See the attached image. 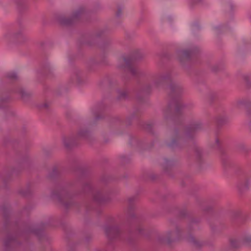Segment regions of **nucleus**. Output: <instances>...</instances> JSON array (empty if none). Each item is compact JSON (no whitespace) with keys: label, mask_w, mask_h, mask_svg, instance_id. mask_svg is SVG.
<instances>
[{"label":"nucleus","mask_w":251,"mask_h":251,"mask_svg":"<svg viewBox=\"0 0 251 251\" xmlns=\"http://www.w3.org/2000/svg\"><path fill=\"white\" fill-rule=\"evenodd\" d=\"M180 215L182 216H183L185 215L186 214V212L185 211H181L180 212Z\"/></svg>","instance_id":"6e6d98bb"},{"label":"nucleus","mask_w":251,"mask_h":251,"mask_svg":"<svg viewBox=\"0 0 251 251\" xmlns=\"http://www.w3.org/2000/svg\"><path fill=\"white\" fill-rule=\"evenodd\" d=\"M81 179V177L78 176L76 179L61 183L52 192V197L57 200L65 209H68L75 204L72 197L68 192V189L75 186Z\"/></svg>","instance_id":"20e7f679"},{"label":"nucleus","mask_w":251,"mask_h":251,"mask_svg":"<svg viewBox=\"0 0 251 251\" xmlns=\"http://www.w3.org/2000/svg\"><path fill=\"white\" fill-rule=\"evenodd\" d=\"M94 139L92 133L84 127L79 128L76 134L68 137H63V142L64 146L68 149L76 146L81 140L91 142Z\"/></svg>","instance_id":"6e6552de"},{"label":"nucleus","mask_w":251,"mask_h":251,"mask_svg":"<svg viewBox=\"0 0 251 251\" xmlns=\"http://www.w3.org/2000/svg\"><path fill=\"white\" fill-rule=\"evenodd\" d=\"M2 210L3 211V217L4 219V227L5 228H7L8 226H9V211H10V208L9 206H2ZM10 227H11L12 226L11 225H9Z\"/></svg>","instance_id":"6ab92c4d"},{"label":"nucleus","mask_w":251,"mask_h":251,"mask_svg":"<svg viewBox=\"0 0 251 251\" xmlns=\"http://www.w3.org/2000/svg\"><path fill=\"white\" fill-rule=\"evenodd\" d=\"M208 98L211 101H213L218 99V94L216 92H211L208 95Z\"/></svg>","instance_id":"72a5a7b5"},{"label":"nucleus","mask_w":251,"mask_h":251,"mask_svg":"<svg viewBox=\"0 0 251 251\" xmlns=\"http://www.w3.org/2000/svg\"><path fill=\"white\" fill-rule=\"evenodd\" d=\"M190 1L192 4H195L200 3L202 0H190Z\"/></svg>","instance_id":"de8ad7c7"},{"label":"nucleus","mask_w":251,"mask_h":251,"mask_svg":"<svg viewBox=\"0 0 251 251\" xmlns=\"http://www.w3.org/2000/svg\"><path fill=\"white\" fill-rule=\"evenodd\" d=\"M241 148H243V149H241L242 150H244V147L243 146H240Z\"/></svg>","instance_id":"13d9d810"},{"label":"nucleus","mask_w":251,"mask_h":251,"mask_svg":"<svg viewBox=\"0 0 251 251\" xmlns=\"http://www.w3.org/2000/svg\"><path fill=\"white\" fill-rule=\"evenodd\" d=\"M104 83H107L110 86H112L116 83V81L107 77L104 79L103 80Z\"/></svg>","instance_id":"c9c22d12"},{"label":"nucleus","mask_w":251,"mask_h":251,"mask_svg":"<svg viewBox=\"0 0 251 251\" xmlns=\"http://www.w3.org/2000/svg\"><path fill=\"white\" fill-rule=\"evenodd\" d=\"M132 143H137L138 141L136 138H132L129 142L130 144H131Z\"/></svg>","instance_id":"3c124183"},{"label":"nucleus","mask_w":251,"mask_h":251,"mask_svg":"<svg viewBox=\"0 0 251 251\" xmlns=\"http://www.w3.org/2000/svg\"><path fill=\"white\" fill-rule=\"evenodd\" d=\"M247 114L250 120V124L251 125V107L249 109L247 110Z\"/></svg>","instance_id":"a18cd8bd"},{"label":"nucleus","mask_w":251,"mask_h":251,"mask_svg":"<svg viewBox=\"0 0 251 251\" xmlns=\"http://www.w3.org/2000/svg\"><path fill=\"white\" fill-rule=\"evenodd\" d=\"M49 224L47 223H41L39 227H33L30 224L26 223L20 226L16 223L13 226L14 235L8 231L7 235L4 242V246L6 251H9L14 247L19 244L17 240V236H20L26 239L31 234L36 235L41 240L42 237H45L44 234V228L47 227Z\"/></svg>","instance_id":"f03ea898"},{"label":"nucleus","mask_w":251,"mask_h":251,"mask_svg":"<svg viewBox=\"0 0 251 251\" xmlns=\"http://www.w3.org/2000/svg\"><path fill=\"white\" fill-rule=\"evenodd\" d=\"M242 243L248 246L251 245V237L250 236H246L242 239Z\"/></svg>","instance_id":"f704fd0d"},{"label":"nucleus","mask_w":251,"mask_h":251,"mask_svg":"<svg viewBox=\"0 0 251 251\" xmlns=\"http://www.w3.org/2000/svg\"><path fill=\"white\" fill-rule=\"evenodd\" d=\"M155 125V123L154 121L148 122L143 125V128L147 131L153 134L152 128Z\"/></svg>","instance_id":"393cba45"},{"label":"nucleus","mask_w":251,"mask_h":251,"mask_svg":"<svg viewBox=\"0 0 251 251\" xmlns=\"http://www.w3.org/2000/svg\"><path fill=\"white\" fill-rule=\"evenodd\" d=\"M43 72L44 73L47 75H48L50 73H51L52 69L49 64H47L46 65V66H45V67H44Z\"/></svg>","instance_id":"e433bc0d"},{"label":"nucleus","mask_w":251,"mask_h":251,"mask_svg":"<svg viewBox=\"0 0 251 251\" xmlns=\"http://www.w3.org/2000/svg\"><path fill=\"white\" fill-rule=\"evenodd\" d=\"M122 14V7L120 6L118 7V10L116 12V15L118 17H120Z\"/></svg>","instance_id":"79ce46f5"},{"label":"nucleus","mask_w":251,"mask_h":251,"mask_svg":"<svg viewBox=\"0 0 251 251\" xmlns=\"http://www.w3.org/2000/svg\"><path fill=\"white\" fill-rule=\"evenodd\" d=\"M143 54L136 50L131 55L122 56L118 60V67L129 73L133 77H138L144 75V73L134 65V62L143 58Z\"/></svg>","instance_id":"39448f33"},{"label":"nucleus","mask_w":251,"mask_h":251,"mask_svg":"<svg viewBox=\"0 0 251 251\" xmlns=\"http://www.w3.org/2000/svg\"><path fill=\"white\" fill-rule=\"evenodd\" d=\"M6 77L9 80L14 81L18 79V76L14 72H8L6 75Z\"/></svg>","instance_id":"7c9ffc66"},{"label":"nucleus","mask_w":251,"mask_h":251,"mask_svg":"<svg viewBox=\"0 0 251 251\" xmlns=\"http://www.w3.org/2000/svg\"><path fill=\"white\" fill-rule=\"evenodd\" d=\"M153 82L151 84L149 82H145L137 95V98L141 99L140 95H147L152 90L153 86L160 88L163 87L166 83L172 81V75L170 71L159 72L154 74L152 76Z\"/></svg>","instance_id":"423d86ee"},{"label":"nucleus","mask_w":251,"mask_h":251,"mask_svg":"<svg viewBox=\"0 0 251 251\" xmlns=\"http://www.w3.org/2000/svg\"><path fill=\"white\" fill-rule=\"evenodd\" d=\"M121 160L123 164H126L129 162L130 159L126 156H122L121 157Z\"/></svg>","instance_id":"ea45409f"},{"label":"nucleus","mask_w":251,"mask_h":251,"mask_svg":"<svg viewBox=\"0 0 251 251\" xmlns=\"http://www.w3.org/2000/svg\"><path fill=\"white\" fill-rule=\"evenodd\" d=\"M21 171V170H17L16 169H13V170L11 172V174L12 175H17L18 174V173Z\"/></svg>","instance_id":"c03bdc74"},{"label":"nucleus","mask_w":251,"mask_h":251,"mask_svg":"<svg viewBox=\"0 0 251 251\" xmlns=\"http://www.w3.org/2000/svg\"><path fill=\"white\" fill-rule=\"evenodd\" d=\"M209 146L214 150H220L221 149V139L218 135L217 130L215 131L214 139L210 141Z\"/></svg>","instance_id":"f3484780"},{"label":"nucleus","mask_w":251,"mask_h":251,"mask_svg":"<svg viewBox=\"0 0 251 251\" xmlns=\"http://www.w3.org/2000/svg\"><path fill=\"white\" fill-rule=\"evenodd\" d=\"M95 63H97V62L95 61V60H91L90 62V65H93L94 64H95Z\"/></svg>","instance_id":"5fc2aeb1"},{"label":"nucleus","mask_w":251,"mask_h":251,"mask_svg":"<svg viewBox=\"0 0 251 251\" xmlns=\"http://www.w3.org/2000/svg\"><path fill=\"white\" fill-rule=\"evenodd\" d=\"M169 88V96L172 100L163 111V122L166 125L169 122H174L176 120V117L179 116L186 107V105L179 99L183 91L182 86L173 82Z\"/></svg>","instance_id":"7ed1b4c3"},{"label":"nucleus","mask_w":251,"mask_h":251,"mask_svg":"<svg viewBox=\"0 0 251 251\" xmlns=\"http://www.w3.org/2000/svg\"><path fill=\"white\" fill-rule=\"evenodd\" d=\"M71 80L78 85H82L87 82L86 75L79 70L75 69L72 75Z\"/></svg>","instance_id":"4468645a"},{"label":"nucleus","mask_w":251,"mask_h":251,"mask_svg":"<svg viewBox=\"0 0 251 251\" xmlns=\"http://www.w3.org/2000/svg\"><path fill=\"white\" fill-rule=\"evenodd\" d=\"M106 31V28H103L100 29L96 31L95 33L87 37V40L82 44H86L88 45L92 46L94 44V42L97 38H100L104 35Z\"/></svg>","instance_id":"2eb2a0df"},{"label":"nucleus","mask_w":251,"mask_h":251,"mask_svg":"<svg viewBox=\"0 0 251 251\" xmlns=\"http://www.w3.org/2000/svg\"><path fill=\"white\" fill-rule=\"evenodd\" d=\"M174 164L175 161L174 160L168 159L165 158L164 159V161L162 163V167L165 171H167L169 168L173 166Z\"/></svg>","instance_id":"b1692460"},{"label":"nucleus","mask_w":251,"mask_h":251,"mask_svg":"<svg viewBox=\"0 0 251 251\" xmlns=\"http://www.w3.org/2000/svg\"><path fill=\"white\" fill-rule=\"evenodd\" d=\"M22 163V165H23L24 166L27 165L28 164V159L27 158L25 159Z\"/></svg>","instance_id":"09e8293b"},{"label":"nucleus","mask_w":251,"mask_h":251,"mask_svg":"<svg viewBox=\"0 0 251 251\" xmlns=\"http://www.w3.org/2000/svg\"><path fill=\"white\" fill-rule=\"evenodd\" d=\"M105 104L101 102L98 105V110L94 113V116L95 120L101 119L103 117L101 113V110L105 107Z\"/></svg>","instance_id":"412c9836"},{"label":"nucleus","mask_w":251,"mask_h":251,"mask_svg":"<svg viewBox=\"0 0 251 251\" xmlns=\"http://www.w3.org/2000/svg\"><path fill=\"white\" fill-rule=\"evenodd\" d=\"M194 151L197 159L201 161L202 159V156L203 154L201 148L196 145L194 147Z\"/></svg>","instance_id":"a878e982"},{"label":"nucleus","mask_w":251,"mask_h":251,"mask_svg":"<svg viewBox=\"0 0 251 251\" xmlns=\"http://www.w3.org/2000/svg\"><path fill=\"white\" fill-rule=\"evenodd\" d=\"M231 8L232 9L233 6L232 5H230Z\"/></svg>","instance_id":"bf43d9fd"},{"label":"nucleus","mask_w":251,"mask_h":251,"mask_svg":"<svg viewBox=\"0 0 251 251\" xmlns=\"http://www.w3.org/2000/svg\"><path fill=\"white\" fill-rule=\"evenodd\" d=\"M59 171L58 166H53L49 172L48 176L50 178H53L58 176L59 175Z\"/></svg>","instance_id":"5701e85b"},{"label":"nucleus","mask_w":251,"mask_h":251,"mask_svg":"<svg viewBox=\"0 0 251 251\" xmlns=\"http://www.w3.org/2000/svg\"><path fill=\"white\" fill-rule=\"evenodd\" d=\"M247 103V101L245 100H239L237 101V105H246Z\"/></svg>","instance_id":"37998d69"},{"label":"nucleus","mask_w":251,"mask_h":251,"mask_svg":"<svg viewBox=\"0 0 251 251\" xmlns=\"http://www.w3.org/2000/svg\"><path fill=\"white\" fill-rule=\"evenodd\" d=\"M182 229L179 225H172L171 229L157 237V241L161 244H170L179 240L182 237Z\"/></svg>","instance_id":"1a4fd4ad"},{"label":"nucleus","mask_w":251,"mask_h":251,"mask_svg":"<svg viewBox=\"0 0 251 251\" xmlns=\"http://www.w3.org/2000/svg\"><path fill=\"white\" fill-rule=\"evenodd\" d=\"M231 245L233 248H239L240 247V243L235 240L231 241Z\"/></svg>","instance_id":"58836bf2"},{"label":"nucleus","mask_w":251,"mask_h":251,"mask_svg":"<svg viewBox=\"0 0 251 251\" xmlns=\"http://www.w3.org/2000/svg\"><path fill=\"white\" fill-rule=\"evenodd\" d=\"M186 240L189 243L192 244L196 248H200L203 244L202 241L196 238L191 234H189L186 237Z\"/></svg>","instance_id":"aec40b11"},{"label":"nucleus","mask_w":251,"mask_h":251,"mask_svg":"<svg viewBox=\"0 0 251 251\" xmlns=\"http://www.w3.org/2000/svg\"><path fill=\"white\" fill-rule=\"evenodd\" d=\"M118 96L117 99L119 100H124L127 99L128 97L127 91L126 90H117Z\"/></svg>","instance_id":"4be33fe9"},{"label":"nucleus","mask_w":251,"mask_h":251,"mask_svg":"<svg viewBox=\"0 0 251 251\" xmlns=\"http://www.w3.org/2000/svg\"><path fill=\"white\" fill-rule=\"evenodd\" d=\"M203 128V125L200 120L191 121L184 131L175 127L168 133V138L165 141L166 146L172 149H181L187 145L189 140H192L196 133Z\"/></svg>","instance_id":"f257e3e1"},{"label":"nucleus","mask_w":251,"mask_h":251,"mask_svg":"<svg viewBox=\"0 0 251 251\" xmlns=\"http://www.w3.org/2000/svg\"><path fill=\"white\" fill-rule=\"evenodd\" d=\"M68 251H74L73 249H70V250H68Z\"/></svg>","instance_id":"4d7b16f0"},{"label":"nucleus","mask_w":251,"mask_h":251,"mask_svg":"<svg viewBox=\"0 0 251 251\" xmlns=\"http://www.w3.org/2000/svg\"><path fill=\"white\" fill-rule=\"evenodd\" d=\"M199 222V221L195 219H192L189 223L187 227V229L189 232H190L194 230V229L197 226V224Z\"/></svg>","instance_id":"2f4dec72"},{"label":"nucleus","mask_w":251,"mask_h":251,"mask_svg":"<svg viewBox=\"0 0 251 251\" xmlns=\"http://www.w3.org/2000/svg\"><path fill=\"white\" fill-rule=\"evenodd\" d=\"M139 115V113L138 111H136L133 112L129 116L127 117L126 120V124L127 126L130 125L131 123V120L134 119L135 118H137Z\"/></svg>","instance_id":"bb28decb"},{"label":"nucleus","mask_w":251,"mask_h":251,"mask_svg":"<svg viewBox=\"0 0 251 251\" xmlns=\"http://www.w3.org/2000/svg\"><path fill=\"white\" fill-rule=\"evenodd\" d=\"M105 234L108 239V244L119 240H126L131 244L135 239L134 234L131 232H123L120 227L114 224H106L104 227Z\"/></svg>","instance_id":"0eeeda50"},{"label":"nucleus","mask_w":251,"mask_h":251,"mask_svg":"<svg viewBox=\"0 0 251 251\" xmlns=\"http://www.w3.org/2000/svg\"><path fill=\"white\" fill-rule=\"evenodd\" d=\"M10 100L8 96H1L0 97V107H3L5 105L8 103Z\"/></svg>","instance_id":"c85d7f7f"},{"label":"nucleus","mask_w":251,"mask_h":251,"mask_svg":"<svg viewBox=\"0 0 251 251\" xmlns=\"http://www.w3.org/2000/svg\"><path fill=\"white\" fill-rule=\"evenodd\" d=\"M92 186L90 182H85L82 186V190L84 193H88L90 192L92 190Z\"/></svg>","instance_id":"cd10ccee"},{"label":"nucleus","mask_w":251,"mask_h":251,"mask_svg":"<svg viewBox=\"0 0 251 251\" xmlns=\"http://www.w3.org/2000/svg\"><path fill=\"white\" fill-rule=\"evenodd\" d=\"M245 80L247 82V83H249L250 77L248 75H245L244 77Z\"/></svg>","instance_id":"8fccbe9b"},{"label":"nucleus","mask_w":251,"mask_h":251,"mask_svg":"<svg viewBox=\"0 0 251 251\" xmlns=\"http://www.w3.org/2000/svg\"><path fill=\"white\" fill-rule=\"evenodd\" d=\"M32 192V190L31 188L30 185H29L27 186V188L25 190H22L21 191V193L25 196H27L29 195Z\"/></svg>","instance_id":"473e14b6"},{"label":"nucleus","mask_w":251,"mask_h":251,"mask_svg":"<svg viewBox=\"0 0 251 251\" xmlns=\"http://www.w3.org/2000/svg\"><path fill=\"white\" fill-rule=\"evenodd\" d=\"M87 13V11L84 7H80L74 11L70 17L61 15L58 17L57 21L62 25L70 26L85 16Z\"/></svg>","instance_id":"9b49d317"},{"label":"nucleus","mask_w":251,"mask_h":251,"mask_svg":"<svg viewBox=\"0 0 251 251\" xmlns=\"http://www.w3.org/2000/svg\"><path fill=\"white\" fill-rule=\"evenodd\" d=\"M7 40H15L18 43L23 44L26 42L29 38L24 33V28H21L17 31H8L4 35Z\"/></svg>","instance_id":"f8f14e48"},{"label":"nucleus","mask_w":251,"mask_h":251,"mask_svg":"<svg viewBox=\"0 0 251 251\" xmlns=\"http://www.w3.org/2000/svg\"><path fill=\"white\" fill-rule=\"evenodd\" d=\"M94 201L98 203H103L109 201V198L103 190L96 191L93 195Z\"/></svg>","instance_id":"dca6fc26"},{"label":"nucleus","mask_w":251,"mask_h":251,"mask_svg":"<svg viewBox=\"0 0 251 251\" xmlns=\"http://www.w3.org/2000/svg\"><path fill=\"white\" fill-rule=\"evenodd\" d=\"M198 50H199L197 47L189 50H177L176 51L177 58L180 63L184 65L185 63L191 60Z\"/></svg>","instance_id":"ddd939ff"},{"label":"nucleus","mask_w":251,"mask_h":251,"mask_svg":"<svg viewBox=\"0 0 251 251\" xmlns=\"http://www.w3.org/2000/svg\"><path fill=\"white\" fill-rule=\"evenodd\" d=\"M49 104L48 102H45L43 104L39 105V107L42 109H48Z\"/></svg>","instance_id":"a19ab883"},{"label":"nucleus","mask_w":251,"mask_h":251,"mask_svg":"<svg viewBox=\"0 0 251 251\" xmlns=\"http://www.w3.org/2000/svg\"><path fill=\"white\" fill-rule=\"evenodd\" d=\"M219 28H221L222 30V31H224V29H225V27H224L222 26V27H216L215 28V29L216 30V31H217V33H219Z\"/></svg>","instance_id":"603ef678"},{"label":"nucleus","mask_w":251,"mask_h":251,"mask_svg":"<svg viewBox=\"0 0 251 251\" xmlns=\"http://www.w3.org/2000/svg\"><path fill=\"white\" fill-rule=\"evenodd\" d=\"M223 164L225 167H226L229 165V161L228 158L226 156L223 155L222 157Z\"/></svg>","instance_id":"4c0bfd02"},{"label":"nucleus","mask_w":251,"mask_h":251,"mask_svg":"<svg viewBox=\"0 0 251 251\" xmlns=\"http://www.w3.org/2000/svg\"><path fill=\"white\" fill-rule=\"evenodd\" d=\"M241 212L240 211H236L234 212L233 216L235 217H237L240 216Z\"/></svg>","instance_id":"49530a36"},{"label":"nucleus","mask_w":251,"mask_h":251,"mask_svg":"<svg viewBox=\"0 0 251 251\" xmlns=\"http://www.w3.org/2000/svg\"><path fill=\"white\" fill-rule=\"evenodd\" d=\"M228 121V118L225 116H220L217 119V123L219 126H222Z\"/></svg>","instance_id":"c756f323"},{"label":"nucleus","mask_w":251,"mask_h":251,"mask_svg":"<svg viewBox=\"0 0 251 251\" xmlns=\"http://www.w3.org/2000/svg\"><path fill=\"white\" fill-rule=\"evenodd\" d=\"M212 70L213 71L216 72L219 70V68L218 66H215L213 67Z\"/></svg>","instance_id":"864d4df0"},{"label":"nucleus","mask_w":251,"mask_h":251,"mask_svg":"<svg viewBox=\"0 0 251 251\" xmlns=\"http://www.w3.org/2000/svg\"><path fill=\"white\" fill-rule=\"evenodd\" d=\"M137 198L136 196H132L129 197L127 199L128 208H127V214L128 220L129 222L133 221L134 226L136 228V232L140 235H144V229L142 228L140 222L141 219L137 216L134 212L135 209L134 203L136 201Z\"/></svg>","instance_id":"9d476101"},{"label":"nucleus","mask_w":251,"mask_h":251,"mask_svg":"<svg viewBox=\"0 0 251 251\" xmlns=\"http://www.w3.org/2000/svg\"><path fill=\"white\" fill-rule=\"evenodd\" d=\"M15 92L19 94L21 97V98L24 101H26L29 100L33 95L31 92L27 91L22 87H19L15 90Z\"/></svg>","instance_id":"a211bd4d"}]
</instances>
